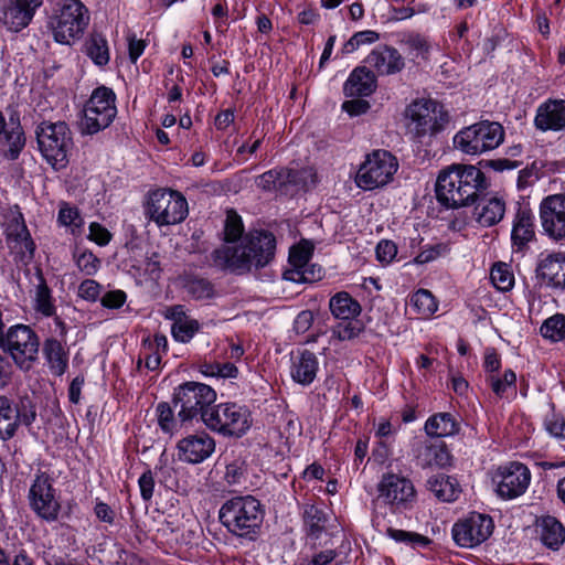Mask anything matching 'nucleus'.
<instances>
[{"instance_id":"1","label":"nucleus","mask_w":565,"mask_h":565,"mask_svg":"<svg viewBox=\"0 0 565 565\" xmlns=\"http://www.w3.org/2000/svg\"><path fill=\"white\" fill-rule=\"evenodd\" d=\"M241 216L228 211L225 221L226 244L214 252L216 265L235 273L248 270L252 266L264 267L274 256L275 237L267 232L250 233L239 246L231 245L243 234Z\"/></svg>"},{"instance_id":"2","label":"nucleus","mask_w":565,"mask_h":565,"mask_svg":"<svg viewBox=\"0 0 565 565\" xmlns=\"http://www.w3.org/2000/svg\"><path fill=\"white\" fill-rule=\"evenodd\" d=\"M484 188V174L475 166L452 164L440 171L436 182L437 200L457 209L473 202Z\"/></svg>"},{"instance_id":"3","label":"nucleus","mask_w":565,"mask_h":565,"mask_svg":"<svg viewBox=\"0 0 565 565\" xmlns=\"http://www.w3.org/2000/svg\"><path fill=\"white\" fill-rule=\"evenodd\" d=\"M220 521L234 535L254 537L264 519L260 502L252 495L234 497L220 509Z\"/></svg>"},{"instance_id":"4","label":"nucleus","mask_w":565,"mask_h":565,"mask_svg":"<svg viewBox=\"0 0 565 565\" xmlns=\"http://www.w3.org/2000/svg\"><path fill=\"white\" fill-rule=\"evenodd\" d=\"M504 140V129L497 121L481 120L461 128L452 138L456 150L478 157L497 149Z\"/></svg>"},{"instance_id":"5","label":"nucleus","mask_w":565,"mask_h":565,"mask_svg":"<svg viewBox=\"0 0 565 565\" xmlns=\"http://www.w3.org/2000/svg\"><path fill=\"white\" fill-rule=\"evenodd\" d=\"M203 424L223 437L241 438L250 429L253 418L247 406L226 402L216 404L204 413Z\"/></svg>"},{"instance_id":"6","label":"nucleus","mask_w":565,"mask_h":565,"mask_svg":"<svg viewBox=\"0 0 565 565\" xmlns=\"http://www.w3.org/2000/svg\"><path fill=\"white\" fill-rule=\"evenodd\" d=\"M448 119L444 107L430 98L415 99L405 109L406 127L417 138L439 134Z\"/></svg>"},{"instance_id":"7","label":"nucleus","mask_w":565,"mask_h":565,"mask_svg":"<svg viewBox=\"0 0 565 565\" xmlns=\"http://www.w3.org/2000/svg\"><path fill=\"white\" fill-rule=\"evenodd\" d=\"M116 115L115 93L106 86H99L84 105L79 130L83 135H95L109 127Z\"/></svg>"},{"instance_id":"8","label":"nucleus","mask_w":565,"mask_h":565,"mask_svg":"<svg viewBox=\"0 0 565 565\" xmlns=\"http://www.w3.org/2000/svg\"><path fill=\"white\" fill-rule=\"evenodd\" d=\"M36 139L43 158L54 170L66 167L73 141L65 122H42L36 129Z\"/></svg>"},{"instance_id":"9","label":"nucleus","mask_w":565,"mask_h":565,"mask_svg":"<svg viewBox=\"0 0 565 565\" xmlns=\"http://www.w3.org/2000/svg\"><path fill=\"white\" fill-rule=\"evenodd\" d=\"M89 22L88 11L79 0H66L52 17L50 29L55 42L71 45L78 40Z\"/></svg>"},{"instance_id":"10","label":"nucleus","mask_w":565,"mask_h":565,"mask_svg":"<svg viewBox=\"0 0 565 565\" xmlns=\"http://www.w3.org/2000/svg\"><path fill=\"white\" fill-rule=\"evenodd\" d=\"M398 170L397 159L388 151L379 149L365 156L355 174V184L371 191L388 184Z\"/></svg>"},{"instance_id":"11","label":"nucleus","mask_w":565,"mask_h":565,"mask_svg":"<svg viewBox=\"0 0 565 565\" xmlns=\"http://www.w3.org/2000/svg\"><path fill=\"white\" fill-rule=\"evenodd\" d=\"M173 401L179 406L178 416L182 424L190 423L199 415L203 422V414L216 401V392L204 383L185 382L174 390Z\"/></svg>"},{"instance_id":"12","label":"nucleus","mask_w":565,"mask_h":565,"mask_svg":"<svg viewBox=\"0 0 565 565\" xmlns=\"http://www.w3.org/2000/svg\"><path fill=\"white\" fill-rule=\"evenodd\" d=\"M40 341L36 333L25 324L11 326L0 339V348L14 364L24 371L31 369L38 359Z\"/></svg>"},{"instance_id":"13","label":"nucleus","mask_w":565,"mask_h":565,"mask_svg":"<svg viewBox=\"0 0 565 565\" xmlns=\"http://www.w3.org/2000/svg\"><path fill=\"white\" fill-rule=\"evenodd\" d=\"M147 214L158 226L181 223L189 213L185 198L172 190L152 191L147 201Z\"/></svg>"},{"instance_id":"14","label":"nucleus","mask_w":565,"mask_h":565,"mask_svg":"<svg viewBox=\"0 0 565 565\" xmlns=\"http://www.w3.org/2000/svg\"><path fill=\"white\" fill-rule=\"evenodd\" d=\"M491 487L502 500H513L525 493L531 482V471L521 462H509L489 471Z\"/></svg>"},{"instance_id":"15","label":"nucleus","mask_w":565,"mask_h":565,"mask_svg":"<svg viewBox=\"0 0 565 565\" xmlns=\"http://www.w3.org/2000/svg\"><path fill=\"white\" fill-rule=\"evenodd\" d=\"M493 529L491 516L472 512L452 525L451 535L458 546L472 548L487 541Z\"/></svg>"},{"instance_id":"16","label":"nucleus","mask_w":565,"mask_h":565,"mask_svg":"<svg viewBox=\"0 0 565 565\" xmlns=\"http://www.w3.org/2000/svg\"><path fill=\"white\" fill-rule=\"evenodd\" d=\"M316 182V174L311 168L292 170L286 168L273 169L260 174L256 183L266 191L277 190L289 192L292 189H308Z\"/></svg>"},{"instance_id":"17","label":"nucleus","mask_w":565,"mask_h":565,"mask_svg":"<svg viewBox=\"0 0 565 565\" xmlns=\"http://www.w3.org/2000/svg\"><path fill=\"white\" fill-rule=\"evenodd\" d=\"M379 500L394 511L408 509L415 501L416 491L413 482L396 473H385L377 484Z\"/></svg>"},{"instance_id":"18","label":"nucleus","mask_w":565,"mask_h":565,"mask_svg":"<svg viewBox=\"0 0 565 565\" xmlns=\"http://www.w3.org/2000/svg\"><path fill=\"white\" fill-rule=\"evenodd\" d=\"M30 507L34 513L47 522L57 520L61 503L52 481L45 473L36 475L29 490Z\"/></svg>"},{"instance_id":"19","label":"nucleus","mask_w":565,"mask_h":565,"mask_svg":"<svg viewBox=\"0 0 565 565\" xmlns=\"http://www.w3.org/2000/svg\"><path fill=\"white\" fill-rule=\"evenodd\" d=\"M312 246L308 242L300 243L290 248L288 267L284 271L286 280L305 284L321 278V268L310 264Z\"/></svg>"},{"instance_id":"20","label":"nucleus","mask_w":565,"mask_h":565,"mask_svg":"<svg viewBox=\"0 0 565 565\" xmlns=\"http://www.w3.org/2000/svg\"><path fill=\"white\" fill-rule=\"evenodd\" d=\"M540 221L545 235L565 239V192L545 196L540 203Z\"/></svg>"},{"instance_id":"21","label":"nucleus","mask_w":565,"mask_h":565,"mask_svg":"<svg viewBox=\"0 0 565 565\" xmlns=\"http://www.w3.org/2000/svg\"><path fill=\"white\" fill-rule=\"evenodd\" d=\"M44 0H7L1 9L0 22L10 32H20L33 20Z\"/></svg>"},{"instance_id":"22","label":"nucleus","mask_w":565,"mask_h":565,"mask_svg":"<svg viewBox=\"0 0 565 565\" xmlns=\"http://www.w3.org/2000/svg\"><path fill=\"white\" fill-rule=\"evenodd\" d=\"M177 450L181 461L201 463L214 452L215 441L205 431H200L180 439Z\"/></svg>"},{"instance_id":"23","label":"nucleus","mask_w":565,"mask_h":565,"mask_svg":"<svg viewBox=\"0 0 565 565\" xmlns=\"http://www.w3.org/2000/svg\"><path fill=\"white\" fill-rule=\"evenodd\" d=\"M319 370V361L309 350H297L291 353L289 373L294 382L307 386L310 385Z\"/></svg>"},{"instance_id":"24","label":"nucleus","mask_w":565,"mask_h":565,"mask_svg":"<svg viewBox=\"0 0 565 565\" xmlns=\"http://www.w3.org/2000/svg\"><path fill=\"white\" fill-rule=\"evenodd\" d=\"M163 317L172 321L171 333L178 342H190L200 329L198 320L189 317L181 305L167 307Z\"/></svg>"},{"instance_id":"25","label":"nucleus","mask_w":565,"mask_h":565,"mask_svg":"<svg viewBox=\"0 0 565 565\" xmlns=\"http://www.w3.org/2000/svg\"><path fill=\"white\" fill-rule=\"evenodd\" d=\"M537 275L547 286L565 289V254L557 252L543 257L537 266Z\"/></svg>"},{"instance_id":"26","label":"nucleus","mask_w":565,"mask_h":565,"mask_svg":"<svg viewBox=\"0 0 565 565\" xmlns=\"http://www.w3.org/2000/svg\"><path fill=\"white\" fill-rule=\"evenodd\" d=\"M534 220L535 217L530 205L527 203H518L511 232V239L514 246L521 249L534 238Z\"/></svg>"},{"instance_id":"27","label":"nucleus","mask_w":565,"mask_h":565,"mask_svg":"<svg viewBox=\"0 0 565 565\" xmlns=\"http://www.w3.org/2000/svg\"><path fill=\"white\" fill-rule=\"evenodd\" d=\"M366 63L382 75L398 73L404 67V58L399 52L391 46L375 47L366 57Z\"/></svg>"},{"instance_id":"28","label":"nucleus","mask_w":565,"mask_h":565,"mask_svg":"<svg viewBox=\"0 0 565 565\" xmlns=\"http://www.w3.org/2000/svg\"><path fill=\"white\" fill-rule=\"evenodd\" d=\"M539 129L562 130L565 128V100H551L540 106L535 116Z\"/></svg>"},{"instance_id":"29","label":"nucleus","mask_w":565,"mask_h":565,"mask_svg":"<svg viewBox=\"0 0 565 565\" xmlns=\"http://www.w3.org/2000/svg\"><path fill=\"white\" fill-rule=\"evenodd\" d=\"M376 88L374 74L366 67H356L349 75L343 85V93L348 97L370 96Z\"/></svg>"},{"instance_id":"30","label":"nucleus","mask_w":565,"mask_h":565,"mask_svg":"<svg viewBox=\"0 0 565 565\" xmlns=\"http://www.w3.org/2000/svg\"><path fill=\"white\" fill-rule=\"evenodd\" d=\"M505 213V203L493 196L482 199L475 207V218L481 226H492L499 223Z\"/></svg>"},{"instance_id":"31","label":"nucleus","mask_w":565,"mask_h":565,"mask_svg":"<svg viewBox=\"0 0 565 565\" xmlns=\"http://www.w3.org/2000/svg\"><path fill=\"white\" fill-rule=\"evenodd\" d=\"M451 455L444 445L425 444L417 449L416 463L422 468H445L450 465Z\"/></svg>"},{"instance_id":"32","label":"nucleus","mask_w":565,"mask_h":565,"mask_svg":"<svg viewBox=\"0 0 565 565\" xmlns=\"http://www.w3.org/2000/svg\"><path fill=\"white\" fill-rule=\"evenodd\" d=\"M429 490L444 502H454L458 500L461 493V487L455 477L446 475H436L427 481Z\"/></svg>"},{"instance_id":"33","label":"nucleus","mask_w":565,"mask_h":565,"mask_svg":"<svg viewBox=\"0 0 565 565\" xmlns=\"http://www.w3.org/2000/svg\"><path fill=\"white\" fill-rule=\"evenodd\" d=\"M32 306L36 313L50 318L56 313L55 299L44 278L39 275L32 291Z\"/></svg>"},{"instance_id":"34","label":"nucleus","mask_w":565,"mask_h":565,"mask_svg":"<svg viewBox=\"0 0 565 565\" xmlns=\"http://www.w3.org/2000/svg\"><path fill=\"white\" fill-rule=\"evenodd\" d=\"M329 308L338 320L356 319L362 310L360 303L345 291L335 294L329 301Z\"/></svg>"},{"instance_id":"35","label":"nucleus","mask_w":565,"mask_h":565,"mask_svg":"<svg viewBox=\"0 0 565 565\" xmlns=\"http://www.w3.org/2000/svg\"><path fill=\"white\" fill-rule=\"evenodd\" d=\"M43 354L51 372L57 376L67 369V353L63 344L56 339H47L43 347Z\"/></svg>"},{"instance_id":"36","label":"nucleus","mask_w":565,"mask_h":565,"mask_svg":"<svg viewBox=\"0 0 565 565\" xmlns=\"http://www.w3.org/2000/svg\"><path fill=\"white\" fill-rule=\"evenodd\" d=\"M539 526L543 544L552 550H558L565 541L562 523L554 516L547 515L540 520Z\"/></svg>"},{"instance_id":"37","label":"nucleus","mask_w":565,"mask_h":565,"mask_svg":"<svg viewBox=\"0 0 565 565\" xmlns=\"http://www.w3.org/2000/svg\"><path fill=\"white\" fill-rule=\"evenodd\" d=\"M19 427V414L17 406L6 397L0 396V439H11Z\"/></svg>"},{"instance_id":"38","label":"nucleus","mask_w":565,"mask_h":565,"mask_svg":"<svg viewBox=\"0 0 565 565\" xmlns=\"http://www.w3.org/2000/svg\"><path fill=\"white\" fill-rule=\"evenodd\" d=\"M425 431L430 437H448L458 431V425L451 414L439 413L426 420Z\"/></svg>"},{"instance_id":"39","label":"nucleus","mask_w":565,"mask_h":565,"mask_svg":"<svg viewBox=\"0 0 565 565\" xmlns=\"http://www.w3.org/2000/svg\"><path fill=\"white\" fill-rule=\"evenodd\" d=\"M486 382L499 398H508L515 395L516 374L511 369H507L503 373L486 376Z\"/></svg>"},{"instance_id":"40","label":"nucleus","mask_w":565,"mask_h":565,"mask_svg":"<svg viewBox=\"0 0 565 565\" xmlns=\"http://www.w3.org/2000/svg\"><path fill=\"white\" fill-rule=\"evenodd\" d=\"M8 235L24 243L25 248L33 253L34 243L30 237L22 213L18 207L11 210L6 220Z\"/></svg>"},{"instance_id":"41","label":"nucleus","mask_w":565,"mask_h":565,"mask_svg":"<svg viewBox=\"0 0 565 565\" xmlns=\"http://www.w3.org/2000/svg\"><path fill=\"white\" fill-rule=\"evenodd\" d=\"M85 53L96 66H106L110 60L107 39L99 33L92 34L85 42Z\"/></svg>"},{"instance_id":"42","label":"nucleus","mask_w":565,"mask_h":565,"mask_svg":"<svg viewBox=\"0 0 565 565\" xmlns=\"http://www.w3.org/2000/svg\"><path fill=\"white\" fill-rule=\"evenodd\" d=\"M57 223L72 235H77L83 228L84 218L76 206L67 202H61L58 205Z\"/></svg>"},{"instance_id":"43","label":"nucleus","mask_w":565,"mask_h":565,"mask_svg":"<svg viewBox=\"0 0 565 565\" xmlns=\"http://www.w3.org/2000/svg\"><path fill=\"white\" fill-rule=\"evenodd\" d=\"M409 306L420 318L431 317L438 309V302L427 289H418L411 296Z\"/></svg>"},{"instance_id":"44","label":"nucleus","mask_w":565,"mask_h":565,"mask_svg":"<svg viewBox=\"0 0 565 565\" xmlns=\"http://www.w3.org/2000/svg\"><path fill=\"white\" fill-rule=\"evenodd\" d=\"M2 135H4L6 143L9 147L8 150L3 151V157L8 160L18 159L25 145L24 134L20 124L13 125L10 129L6 127Z\"/></svg>"},{"instance_id":"45","label":"nucleus","mask_w":565,"mask_h":565,"mask_svg":"<svg viewBox=\"0 0 565 565\" xmlns=\"http://www.w3.org/2000/svg\"><path fill=\"white\" fill-rule=\"evenodd\" d=\"M156 414L159 427L167 435H174L179 431L180 426L183 425L180 422V418L174 416V412L171 406L166 402L157 405Z\"/></svg>"},{"instance_id":"46","label":"nucleus","mask_w":565,"mask_h":565,"mask_svg":"<svg viewBox=\"0 0 565 565\" xmlns=\"http://www.w3.org/2000/svg\"><path fill=\"white\" fill-rule=\"evenodd\" d=\"M386 534L394 542L405 544L411 548L426 547L431 542L427 536L399 529L390 527Z\"/></svg>"},{"instance_id":"47","label":"nucleus","mask_w":565,"mask_h":565,"mask_svg":"<svg viewBox=\"0 0 565 565\" xmlns=\"http://www.w3.org/2000/svg\"><path fill=\"white\" fill-rule=\"evenodd\" d=\"M541 334L552 342H559L565 339V315L556 313L547 318L541 326Z\"/></svg>"},{"instance_id":"48","label":"nucleus","mask_w":565,"mask_h":565,"mask_svg":"<svg viewBox=\"0 0 565 565\" xmlns=\"http://www.w3.org/2000/svg\"><path fill=\"white\" fill-rule=\"evenodd\" d=\"M363 331V323L358 319L340 320L331 329V338L339 341H350L360 335Z\"/></svg>"},{"instance_id":"49","label":"nucleus","mask_w":565,"mask_h":565,"mask_svg":"<svg viewBox=\"0 0 565 565\" xmlns=\"http://www.w3.org/2000/svg\"><path fill=\"white\" fill-rule=\"evenodd\" d=\"M450 248L447 243H436L425 245L422 250L411 262L414 265H425L437 260L440 257L448 255Z\"/></svg>"},{"instance_id":"50","label":"nucleus","mask_w":565,"mask_h":565,"mask_svg":"<svg viewBox=\"0 0 565 565\" xmlns=\"http://www.w3.org/2000/svg\"><path fill=\"white\" fill-rule=\"evenodd\" d=\"M490 278L493 286L501 291L510 290L514 285V276L509 266L504 263L494 264L491 268Z\"/></svg>"},{"instance_id":"51","label":"nucleus","mask_w":565,"mask_h":565,"mask_svg":"<svg viewBox=\"0 0 565 565\" xmlns=\"http://www.w3.org/2000/svg\"><path fill=\"white\" fill-rule=\"evenodd\" d=\"M401 44L405 45L413 57L426 58L429 50L427 41L416 33L404 34Z\"/></svg>"},{"instance_id":"52","label":"nucleus","mask_w":565,"mask_h":565,"mask_svg":"<svg viewBox=\"0 0 565 565\" xmlns=\"http://www.w3.org/2000/svg\"><path fill=\"white\" fill-rule=\"evenodd\" d=\"M380 40V34L374 30H364L354 33L349 41L344 44L343 51L345 53H352L358 50L361 45H370Z\"/></svg>"},{"instance_id":"53","label":"nucleus","mask_w":565,"mask_h":565,"mask_svg":"<svg viewBox=\"0 0 565 565\" xmlns=\"http://www.w3.org/2000/svg\"><path fill=\"white\" fill-rule=\"evenodd\" d=\"M78 269L87 275H95L100 267V259L95 256L90 250H83L75 256Z\"/></svg>"},{"instance_id":"54","label":"nucleus","mask_w":565,"mask_h":565,"mask_svg":"<svg viewBox=\"0 0 565 565\" xmlns=\"http://www.w3.org/2000/svg\"><path fill=\"white\" fill-rule=\"evenodd\" d=\"M397 252V245L393 241L381 239L375 248L376 259L382 266H388L396 259Z\"/></svg>"},{"instance_id":"55","label":"nucleus","mask_w":565,"mask_h":565,"mask_svg":"<svg viewBox=\"0 0 565 565\" xmlns=\"http://www.w3.org/2000/svg\"><path fill=\"white\" fill-rule=\"evenodd\" d=\"M87 238L98 246H106L113 238V234L102 224L92 222L88 226Z\"/></svg>"},{"instance_id":"56","label":"nucleus","mask_w":565,"mask_h":565,"mask_svg":"<svg viewBox=\"0 0 565 565\" xmlns=\"http://www.w3.org/2000/svg\"><path fill=\"white\" fill-rule=\"evenodd\" d=\"M546 431L554 438L565 439V419L557 414L547 415L544 420Z\"/></svg>"},{"instance_id":"57","label":"nucleus","mask_w":565,"mask_h":565,"mask_svg":"<svg viewBox=\"0 0 565 565\" xmlns=\"http://www.w3.org/2000/svg\"><path fill=\"white\" fill-rule=\"evenodd\" d=\"M189 292L195 299H209L213 296V287L205 279H196L189 284L188 286Z\"/></svg>"},{"instance_id":"58","label":"nucleus","mask_w":565,"mask_h":565,"mask_svg":"<svg viewBox=\"0 0 565 565\" xmlns=\"http://www.w3.org/2000/svg\"><path fill=\"white\" fill-rule=\"evenodd\" d=\"M100 295V285L93 280L86 279L78 287V296L88 301H95Z\"/></svg>"},{"instance_id":"59","label":"nucleus","mask_w":565,"mask_h":565,"mask_svg":"<svg viewBox=\"0 0 565 565\" xmlns=\"http://www.w3.org/2000/svg\"><path fill=\"white\" fill-rule=\"evenodd\" d=\"M501 359L500 355L493 350L488 349L484 353L483 369L486 376L500 373Z\"/></svg>"},{"instance_id":"60","label":"nucleus","mask_w":565,"mask_h":565,"mask_svg":"<svg viewBox=\"0 0 565 565\" xmlns=\"http://www.w3.org/2000/svg\"><path fill=\"white\" fill-rule=\"evenodd\" d=\"M19 414V425L30 426L36 418V411L34 405L29 401H23L20 406H17Z\"/></svg>"},{"instance_id":"61","label":"nucleus","mask_w":565,"mask_h":565,"mask_svg":"<svg viewBox=\"0 0 565 565\" xmlns=\"http://www.w3.org/2000/svg\"><path fill=\"white\" fill-rule=\"evenodd\" d=\"M245 467L242 462H232L226 466L225 479L230 484H241L244 480Z\"/></svg>"},{"instance_id":"62","label":"nucleus","mask_w":565,"mask_h":565,"mask_svg":"<svg viewBox=\"0 0 565 565\" xmlns=\"http://www.w3.org/2000/svg\"><path fill=\"white\" fill-rule=\"evenodd\" d=\"M126 301V294L122 290L106 292L102 298V305L106 308L118 309Z\"/></svg>"},{"instance_id":"63","label":"nucleus","mask_w":565,"mask_h":565,"mask_svg":"<svg viewBox=\"0 0 565 565\" xmlns=\"http://www.w3.org/2000/svg\"><path fill=\"white\" fill-rule=\"evenodd\" d=\"M370 108L369 102L364 99H351L342 104V109L348 113L351 117L360 116L365 114Z\"/></svg>"},{"instance_id":"64","label":"nucleus","mask_w":565,"mask_h":565,"mask_svg":"<svg viewBox=\"0 0 565 565\" xmlns=\"http://www.w3.org/2000/svg\"><path fill=\"white\" fill-rule=\"evenodd\" d=\"M335 553L332 550L322 551L311 558L302 561L301 565H332Z\"/></svg>"}]
</instances>
